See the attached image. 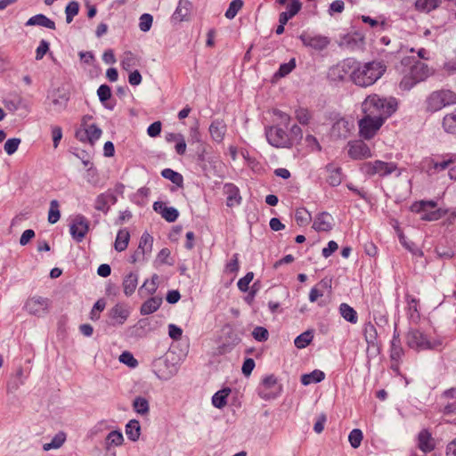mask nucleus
<instances>
[{
  "label": "nucleus",
  "mask_w": 456,
  "mask_h": 456,
  "mask_svg": "<svg viewBox=\"0 0 456 456\" xmlns=\"http://www.w3.org/2000/svg\"><path fill=\"white\" fill-rule=\"evenodd\" d=\"M362 113L386 122L398 109L395 97H382L377 94H369L362 102Z\"/></svg>",
  "instance_id": "obj_1"
},
{
  "label": "nucleus",
  "mask_w": 456,
  "mask_h": 456,
  "mask_svg": "<svg viewBox=\"0 0 456 456\" xmlns=\"http://www.w3.org/2000/svg\"><path fill=\"white\" fill-rule=\"evenodd\" d=\"M405 73L400 81L402 90H410L418 83L426 80L431 74V69L415 56H405L401 60Z\"/></svg>",
  "instance_id": "obj_2"
},
{
  "label": "nucleus",
  "mask_w": 456,
  "mask_h": 456,
  "mask_svg": "<svg viewBox=\"0 0 456 456\" xmlns=\"http://www.w3.org/2000/svg\"><path fill=\"white\" fill-rule=\"evenodd\" d=\"M265 136L267 142L273 147L291 149L302 140L303 131L297 124H293L289 128L272 125L265 127Z\"/></svg>",
  "instance_id": "obj_3"
},
{
  "label": "nucleus",
  "mask_w": 456,
  "mask_h": 456,
  "mask_svg": "<svg viewBox=\"0 0 456 456\" xmlns=\"http://www.w3.org/2000/svg\"><path fill=\"white\" fill-rule=\"evenodd\" d=\"M386 69V65L381 61L358 62L356 74L354 77V84L362 87L370 86L383 76Z\"/></svg>",
  "instance_id": "obj_4"
},
{
  "label": "nucleus",
  "mask_w": 456,
  "mask_h": 456,
  "mask_svg": "<svg viewBox=\"0 0 456 456\" xmlns=\"http://www.w3.org/2000/svg\"><path fill=\"white\" fill-rule=\"evenodd\" d=\"M452 105H456V92L448 88L432 91L424 101V110L428 114H434Z\"/></svg>",
  "instance_id": "obj_5"
},
{
  "label": "nucleus",
  "mask_w": 456,
  "mask_h": 456,
  "mask_svg": "<svg viewBox=\"0 0 456 456\" xmlns=\"http://www.w3.org/2000/svg\"><path fill=\"white\" fill-rule=\"evenodd\" d=\"M360 172L366 177L378 176L383 179L398 170V164L380 159L363 161L359 165Z\"/></svg>",
  "instance_id": "obj_6"
},
{
  "label": "nucleus",
  "mask_w": 456,
  "mask_h": 456,
  "mask_svg": "<svg viewBox=\"0 0 456 456\" xmlns=\"http://www.w3.org/2000/svg\"><path fill=\"white\" fill-rule=\"evenodd\" d=\"M92 120L91 115L83 116L80 126L76 130L75 137L81 142L94 146L101 137L102 130L94 123H92Z\"/></svg>",
  "instance_id": "obj_7"
},
{
  "label": "nucleus",
  "mask_w": 456,
  "mask_h": 456,
  "mask_svg": "<svg viewBox=\"0 0 456 456\" xmlns=\"http://www.w3.org/2000/svg\"><path fill=\"white\" fill-rule=\"evenodd\" d=\"M405 354V351L402 345V340L400 337V332L397 328L395 329L392 340L390 342V349H389V368L395 376L403 377V373L400 370V365L403 362V358Z\"/></svg>",
  "instance_id": "obj_8"
},
{
  "label": "nucleus",
  "mask_w": 456,
  "mask_h": 456,
  "mask_svg": "<svg viewBox=\"0 0 456 456\" xmlns=\"http://www.w3.org/2000/svg\"><path fill=\"white\" fill-rule=\"evenodd\" d=\"M412 213H423L421 219L424 221H436L445 215V211L437 208V203L434 200H419L414 201L410 206Z\"/></svg>",
  "instance_id": "obj_9"
},
{
  "label": "nucleus",
  "mask_w": 456,
  "mask_h": 456,
  "mask_svg": "<svg viewBox=\"0 0 456 456\" xmlns=\"http://www.w3.org/2000/svg\"><path fill=\"white\" fill-rule=\"evenodd\" d=\"M456 163V154L436 155L427 158L422 162V167L429 175L438 174Z\"/></svg>",
  "instance_id": "obj_10"
},
{
  "label": "nucleus",
  "mask_w": 456,
  "mask_h": 456,
  "mask_svg": "<svg viewBox=\"0 0 456 456\" xmlns=\"http://www.w3.org/2000/svg\"><path fill=\"white\" fill-rule=\"evenodd\" d=\"M385 123L381 118H375L367 114L358 120V133L360 138L370 141L373 139Z\"/></svg>",
  "instance_id": "obj_11"
},
{
  "label": "nucleus",
  "mask_w": 456,
  "mask_h": 456,
  "mask_svg": "<svg viewBox=\"0 0 456 456\" xmlns=\"http://www.w3.org/2000/svg\"><path fill=\"white\" fill-rule=\"evenodd\" d=\"M282 391V385L279 383L274 374L265 376L257 387V395L265 400L276 398Z\"/></svg>",
  "instance_id": "obj_12"
},
{
  "label": "nucleus",
  "mask_w": 456,
  "mask_h": 456,
  "mask_svg": "<svg viewBox=\"0 0 456 456\" xmlns=\"http://www.w3.org/2000/svg\"><path fill=\"white\" fill-rule=\"evenodd\" d=\"M347 156L353 160H367L373 156L370 147L363 139L349 141L346 144Z\"/></svg>",
  "instance_id": "obj_13"
},
{
  "label": "nucleus",
  "mask_w": 456,
  "mask_h": 456,
  "mask_svg": "<svg viewBox=\"0 0 456 456\" xmlns=\"http://www.w3.org/2000/svg\"><path fill=\"white\" fill-rule=\"evenodd\" d=\"M406 344L410 348L417 351L433 348L430 337L419 329H411L406 334Z\"/></svg>",
  "instance_id": "obj_14"
},
{
  "label": "nucleus",
  "mask_w": 456,
  "mask_h": 456,
  "mask_svg": "<svg viewBox=\"0 0 456 456\" xmlns=\"http://www.w3.org/2000/svg\"><path fill=\"white\" fill-rule=\"evenodd\" d=\"M50 305L49 298L35 296L27 299L24 308L28 314L41 317L48 313Z\"/></svg>",
  "instance_id": "obj_15"
},
{
  "label": "nucleus",
  "mask_w": 456,
  "mask_h": 456,
  "mask_svg": "<svg viewBox=\"0 0 456 456\" xmlns=\"http://www.w3.org/2000/svg\"><path fill=\"white\" fill-rule=\"evenodd\" d=\"M299 39L305 46L313 48L316 51H322L330 44V39L328 37L322 35H311L307 32H303L299 36Z\"/></svg>",
  "instance_id": "obj_16"
},
{
  "label": "nucleus",
  "mask_w": 456,
  "mask_h": 456,
  "mask_svg": "<svg viewBox=\"0 0 456 456\" xmlns=\"http://www.w3.org/2000/svg\"><path fill=\"white\" fill-rule=\"evenodd\" d=\"M358 62L359 61L353 58L345 59L337 64L334 71L338 72V77L340 80H345L348 77L354 83V74H356Z\"/></svg>",
  "instance_id": "obj_17"
},
{
  "label": "nucleus",
  "mask_w": 456,
  "mask_h": 456,
  "mask_svg": "<svg viewBox=\"0 0 456 456\" xmlns=\"http://www.w3.org/2000/svg\"><path fill=\"white\" fill-rule=\"evenodd\" d=\"M130 311L126 303H117L108 313L110 325H122L129 317Z\"/></svg>",
  "instance_id": "obj_18"
},
{
  "label": "nucleus",
  "mask_w": 456,
  "mask_h": 456,
  "mask_svg": "<svg viewBox=\"0 0 456 456\" xmlns=\"http://www.w3.org/2000/svg\"><path fill=\"white\" fill-rule=\"evenodd\" d=\"M89 230V223L83 216H77L70 225V233L72 237L81 241L86 235Z\"/></svg>",
  "instance_id": "obj_19"
},
{
  "label": "nucleus",
  "mask_w": 456,
  "mask_h": 456,
  "mask_svg": "<svg viewBox=\"0 0 456 456\" xmlns=\"http://www.w3.org/2000/svg\"><path fill=\"white\" fill-rule=\"evenodd\" d=\"M326 173V182L331 187L338 186L344 177L342 167L338 164L331 162L325 166L324 167Z\"/></svg>",
  "instance_id": "obj_20"
},
{
  "label": "nucleus",
  "mask_w": 456,
  "mask_h": 456,
  "mask_svg": "<svg viewBox=\"0 0 456 456\" xmlns=\"http://www.w3.org/2000/svg\"><path fill=\"white\" fill-rule=\"evenodd\" d=\"M417 446L424 453H428L435 450L436 441L428 429L424 428L418 434Z\"/></svg>",
  "instance_id": "obj_21"
},
{
  "label": "nucleus",
  "mask_w": 456,
  "mask_h": 456,
  "mask_svg": "<svg viewBox=\"0 0 456 456\" xmlns=\"http://www.w3.org/2000/svg\"><path fill=\"white\" fill-rule=\"evenodd\" d=\"M117 200V197L114 195V193L108 190L107 191L97 196L94 208L96 210L107 214L110 207L116 204Z\"/></svg>",
  "instance_id": "obj_22"
},
{
  "label": "nucleus",
  "mask_w": 456,
  "mask_h": 456,
  "mask_svg": "<svg viewBox=\"0 0 456 456\" xmlns=\"http://www.w3.org/2000/svg\"><path fill=\"white\" fill-rule=\"evenodd\" d=\"M406 300V313L410 321L418 322L420 320V304L419 300L410 294L405 295Z\"/></svg>",
  "instance_id": "obj_23"
},
{
  "label": "nucleus",
  "mask_w": 456,
  "mask_h": 456,
  "mask_svg": "<svg viewBox=\"0 0 456 456\" xmlns=\"http://www.w3.org/2000/svg\"><path fill=\"white\" fill-rule=\"evenodd\" d=\"M224 192L226 195V205L230 208L239 205L241 202V196L239 188L232 183L224 185Z\"/></svg>",
  "instance_id": "obj_24"
},
{
  "label": "nucleus",
  "mask_w": 456,
  "mask_h": 456,
  "mask_svg": "<svg viewBox=\"0 0 456 456\" xmlns=\"http://www.w3.org/2000/svg\"><path fill=\"white\" fill-rule=\"evenodd\" d=\"M226 133V125L224 120H214L209 126V134L213 141L223 142Z\"/></svg>",
  "instance_id": "obj_25"
},
{
  "label": "nucleus",
  "mask_w": 456,
  "mask_h": 456,
  "mask_svg": "<svg viewBox=\"0 0 456 456\" xmlns=\"http://www.w3.org/2000/svg\"><path fill=\"white\" fill-rule=\"evenodd\" d=\"M192 9V4L188 0H179L176 10L172 15V20L181 22L187 19V17L191 14Z\"/></svg>",
  "instance_id": "obj_26"
},
{
  "label": "nucleus",
  "mask_w": 456,
  "mask_h": 456,
  "mask_svg": "<svg viewBox=\"0 0 456 456\" xmlns=\"http://www.w3.org/2000/svg\"><path fill=\"white\" fill-rule=\"evenodd\" d=\"M357 19L361 20L363 23L368 24L374 29L385 30L390 27L389 21L382 15L379 16L377 19H373L367 15H361Z\"/></svg>",
  "instance_id": "obj_27"
},
{
  "label": "nucleus",
  "mask_w": 456,
  "mask_h": 456,
  "mask_svg": "<svg viewBox=\"0 0 456 456\" xmlns=\"http://www.w3.org/2000/svg\"><path fill=\"white\" fill-rule=\"evenodd\" d=\"M162 304V297H151L144 301L140 307V314L142 315H148L155 313Z\"/></svg>",
  "instance_id": "obj_28"
},
{
  "label": "nucleus",
  "mask_w": 456,
  "mask_h": 456,
  "mask_svg": "<svg viewBox=\"0 0 456 456\" xmlns=\"http://www.w3.org/2000/svg\"><path fill=\"white\" fill-rule=\"evenodd\" d=\"M364 35L361 32L347 33L340 39V45L347 48H354L358 44H363Z\"/></svg>",
  "instance_id": "obj_29"
},
{
  "label": "nucleus",
  "mask_w": 456,
  "mask_h": 456,
  "mask_svg": "<svg viewBox=\"0 0 456 456\" xmlns=\"http://www.w3.org/2000/svg\"><path fill=\"white\" fill-rule=\"evenodd\" d=\"M441 124L445 133L456 135V108L443 117Z\"/></svg>",
  "instance_id": "obj_30"
},
{
  "label": "nucleus",
  "mask_w": 456,
  "mask_h": 456,
  "mask_svg": "<svg viewBox=\"0 0 456 456\" xmlns=\"http://www.w3.org/2000/svg\"><path fill=\"white\" fill-rule=\"evenodd\" d=\"M153 208L154 210L159 211L161 216L170 223L175 222L179 216V213L175 208L167 207L162 202H155Z\"/></svg>",
  "instance_id": "obj_31"
},
{
  "label": "nucleus",
  "mask_w": 456,
  "mask_h": 456,
  "mask_svg": "<svg viewBox=\"0 0 456 456\" xmlns=\"http://www.w3.org/2000/svg\"><path fill=\"white\" fill-rule=\"evenodd\" d=\"M138 284V275L134 272L127 273L122 281L123 290L126 296H131L136 289Z\"/></svg>",
  "instance_id": "obj_32"
},
{
  "label": "nucleus",
  "mask_w": 456,
  "mask_h": 456,
  "mask_svg": "<svg viewBox=\"0 0 456 456\" xmlns=\"http://www.w3.org/2000/svg\"><path fill=\"white\" fill-rule=\"evenodd\" d=\"M329 214L326 212H322L318 214L314 221L313 223V228L316 232H330L332 229V225L330 222L328 220Z\"/></svg>",
  "instance_id": "obj_33"
},
{
  "label": "nucleus",
  "mask_w": 456,
  "mask_h": 456,
  "mask_svg": "<svg viewBox=\"0 0 456 456\" xmlns=\"http://www.w3.org/2000/svg\"><path fill=\"white\" fill-rule=\"evenodd\" d=\"M441 5V0H416L414 9L419 12L428 13Z\"/></svg>",
  "instance_id": "obj_34"
},
{
  "label": "nucleus",
  "mask_w": 456,
  "mask_h": 456,
  "mask_svg": "<svg viewBox=\"0 0 456 456\" xmlns=\"http://www.w3.org/2000/svg\"><path fill=\"white\" fill-rule=\"evenodd\" d=\"M26 26H42L54 30L56 28L55 22L44 14H37L31 17L27 22Z\"/></svg>",
  "instance_id": "obj_35"
},
{
  "label": "nucleus",
  "mask_w": 456,
  "mask_h": 456,
  "mask_svg": "<svg viewBox=\"0 0 456 456\" xmlns=\"http://www.w3.org/2000/svg\"><path fill=\"white\" fill-rule=\"evenodd\" d=\"M130 240V233L126 229H121L118 232L114 248L117 251L122 252L126 249Z\"/></svg>",
  "instance_id": "obj_36"
},
{
  "label": "nucleus",
  "mask_w": 456,
  "mask_h": 456,
  "mask_svg": "<svg viewBox=\"0 0 456 456\" xmlns=\"http://www.w3.org/2000/svg\"><path fill=\"white\" fill-rule=\"evenodd\" d=\"M294 115L295 118L302 126H308L314 118L313 112L308 108L305 107L297 108Z\"/></svg>",
  "instance_id": "obj_37"
},
{
  "label": "nucleus",
  "mask_w": 456,
  "mask_h": 456,
  "mask_svg": "<svg viewBox=\"0 0 456 456\" xmlns=\"http://www.w3.org/2000/svg\"><path fill=\"white\" fill-rule=\"evenodd\" d=\"M97 94L101 102L104 105L105 108L112 110L115 106V102L110 103V100L111 98V89L107 85H102L97 90Z\"/></svg>",
  "instance_id": "obj_38"
},
{
  "label": "nucleus",
  "mask_w": 456,
  "mask_h": 456,
  "mask_svg": "<svg viewBox=\"0 0 456 456\" xmlns=\"http://www.w3.org/2000/svg\"><path fill=\"white\" fill-rule=\"evenodd\" d=\"M231 394V388L224 387L217 391L212 397V403L218 409H223L227 404V397Z\"/></svg>",
  "instance_id": "obj_39"
},
{
  "label": "nucleus",
  "mask_w": 456,
  "mask_h": 456,
  "mask_svg": "<svg viewBox=\"0 0 456 456\" xmlns=\"http://www.w3.org/2000/svg\"><path fill=\"white\" fill-rule=\"evenodd\" d=\"M239 269L240 264L238 254H234L224 267V273L230 276V282L234 281Z\"/></svg>",
  "instance_id": "obj_40"
},
{
  "label": "nucleus",
  "mask_w": 456,
  "mask_h": 456,
  "mask_svg": "<svg viewBox=\"0 0 456 456\" xmlns=\"http://www.w3.org/2000/svg\"><path fill=\"white\" fill-rule=\"evenodd\" d=\"M339 313L345 320L353 324L356 323L358 321L356 311L346 303H343L339 305Z\"/></svg>",
  "instance_id": "obj_41"
},
{
  "label": "nucleus",
  "mask_w": 456,
  "mask_h": 456,
  "mask_svg": "<svg viewBox=\"0 0 456 456\" xmlns=\"http://www.w3.org/2000/svg\"><path fill=\"white\" fill-rule=\"evenodd\" d=\"M126 434L132 441H137L141 435L140 423L136 419L130 420L126 426Z\"/></svg>",
  "instance_id": "obj_42"
},
{
  "label": "nucleus",
  "mask_w": 456,
  "mask_h": 456,
  "mask_svg": "<svg viewBox=\"0 0 456 456\" xmlns=\"http://www.w3.org/2000/svg\"><path fill=\"white\" fill-rule=\"evenodd\" d=\"M273 115L274 117V124L273 126H281L285 128H289V126L292 120V118L289 114L283 112L278 109H274L273 110Z\"/></svg>",
  "instance_id": "obj_43"
},
{
  "label": "nucleus",
  "mask_w": 456,
  "mask_h": 456,
  "mask_svg": "<svg viewBox=\"0 0 456 456\" xmlns=\"http://www.w3.org/2000/svg\"><path fill=\"white\" fill-rule=\"evenodd\" d=\"M325 374L319 370H314L309 374H304L301 376V382L303 385L307 386L313 382L318 383L323 380Z\"/></svg>",
  "instance_id": "obj_44"
},
{
  "label": "nucleus",
  "mask_w": 456,
  "mask_h": 456,
  "mask_svg": "<svg viewBox=\"0 0 456 456\" xmlns=\"http://www.w3.org/2000/svg\"><path fill=\"white\" fill-rule=\"evenodd\" d=\"M133 409L138 414L147 415L150 411L149 402L146 398L142 396H137L133 402Z\"/></svg>",
  "instance_id": "obj_45"
},
{
  "label": "nucleus",
  "mask_w": 456,
  "mask_h": 456,
  "mask_svg": "<svg viewBox=\"0 0 456 456\" xmlns=\"http://www.w3.org/2000/svg\"><path fill=\"white\" fill-rule=\"evenodd\" d=\"M138 65L136 56L131 52H126L121 60V67L126 71H130L134 67Z\"/></svg>",
  "instance_id": "obj_46"
},
{
  "label": "nucleus",
  "mask_w": 456,
  "mask_h": 456,
  "mask_svg": "<svg viewBox=\"0 0 456 456\" xmlns=\"http://www.w3.org/2000/svg\"><path fill=\"white\" fill-rule=\"evenodd\" d=\"M161 175L166 179L170 180L173 183L179 187H183V175L170 168H166L161 171Z\"/></svg>",
  "instance_id": "obj_47"
},
{
  "label": "nucleus",
  "mask_w": 456,
  "mask_h": 456,
  "mask_svg": "<svg viewBox=\"0 0 456 456\" xmlns=\"http://www.w3.org/2000/svg\"><path fill=\"white\" fill-rule=\"evenodd\" d=\"M123 441V435L119 431H111L105 439L106 449H110L111 446L121 445Z\"/></svg>",
  "instance_id": "obj_48"
},
{
  "label": "nucleus",
  "mask_w": 456,
  "mask_h": 456,
  "mask_svg": "<svg viewBox=\"0 0 456 456\" xmlns=\"http://www.w3.org/2000/svg\"><path fill=\"white\" fill-rule=\"evenodd\" d=\"M314 334L311 330H307L297 336L294 341L296 347L302 349L311 344Z\"/></svg>",
  "instance_id": "obj_49"
},
{
  "label": "nucleus",
  "mask_w": 456,
  "mask_h": 456,
  "mask_svg": "<svg viewBox=\"0 0 456 456\" xmlns=\"http://www.w3.org/2000/svg\"><path fill=\"white\" fill-rule=\"evenodd\" d=\"M153 238L148 232H143L140 238L138 248L144 251L146 254H150L152 251Z\"/></svg>",
  "instance_id": "obj_50"
},
{
  "label": "nucleus",
  "mask_w": 456,
  "mask_h": 456,
  "mask_svg": "<svg viewBox=\"0 0 456 456\" xmlns=\"http://www.w3.org/2000/svg\"><path fill=\"white\" fill-rule=\"evenodd\" d=\"M311 214L305 208H299L296 210L295 220L299 226L306 225L311 221Z\"/></svg>",
  "instance_id": "obj_51"
},
{
  "label": "nucleus",
  "mask_w": 456,
  "mask_h": 456,
  "mask_svg": "<svg viewBox=\"0 0 456 456\" xmlns=\"http://www.w3.org/2000/svg\"><path fill=\"white\" fill-rule=\"evenodd\" d=\"M61 217L60 205L56 200H53L50 202V208L48 212V222L50 224H55Z\"/></svg>",
  "instance_id": "obj_52"
},
{
  "label": "nucleus",
  "mask_w": 456,
  "mask_h": 456,
  "mask_svg": "<svg viewBox=\"0 0 456 456\" xmlns=\"http://www.w3.org/2000/svg\"><path fill=\"white\" fill-rule=\"evenodd\" d=\"M296 68V60L292 58L289 62L282 63L278 71L275 72V78H281L289 75Z\"/></svg>",
  "instance_id": "obj_53"
},
{
  "label": "nucleus",
  "mask_w": 456,
  "mask_h": 456,
  "mask_svg": "<svg viewBox=\"0 0 456 456\" xmlns=\"http://www.w3.org/2000/svg\"><path fill=\"white\" fill-rule=\"evenodd\" d=\"M66 440V435L64 432H59L54 436L51 443L45 444L43 448L45 451H49L51 449L60 448Z\"/></svg>",
  "instance_id": "obj_54"
},
{
  "label": "nucleus",
  "mask_w": 456,
  "mask_h": 456,
  "mask_svg": "<svg viewBox=\"0 0 456 456\" xmlns=\"http://www.w3.org/2000/svg\"><path fill=\"white\" fill-rule=\"evenodd\" d=\"M158 275L154 274L151 281L146 280L143 283V285L141 287L140 291L142 292L143 290L146 291L147 295H153L157 289H158Z\"/></svg>",
  "instance_id": "obj_55"
},
{
  "label": "nucleus",
  "mask_w": 456,
  "mask_h": 456,
  "mask_svg": "<svg viewBox=\"0 0 456 456\" xmlns=\"http://www.w3.org/2000/svg\"><path fill=\"white\" fill-rule=\"evenodd\" d=\"M242 0H232L225 12V17L230 20L233 19L237 15L238 12L242 8Z\"/></svg>",
  "instance_id": "obj_56"
},
{
  "label": "nucleus",
  "mask_w": 456,
  "mask_h": 456,
  "mask_svg": "<svg viewBox=\"0 0 456 456\" xmlns=\"http://www.w3.org/2000/svg\"><path fill=\"white\" fill-rule=\"evenodd\" d=\"M362 439V432L358 428L353 429L348 436L349 443L351 446L354 449L358 448L361 445Z\"/></svg>",
  "instance_id": "obj_57"
},
{
  "label": "nucleus",
  "mask_w": 456,
  "mask_h": 456,
  "mask_svg": "<svg viewBox=\"0 0 456 456\" xmlns=\"http://www.w3.org/2000/svg\"><path fill=\"white\" fill-rule=\"evenodd\" d=\"M106 301L104 298H100L94 304L93 309L90 313V318L93 321H97L100 319V314L105 309Z\"/></svg>",
  "instance_id": "obj_58"
},
{
  "label": "nucleus",
  "mask_w": 456,
  "mask_h": 456,
  "mask_svg": "<svg viewBox=\"0 0 456 456\" xmlns=\"http://www.w3.org/2000/svg\"><path fill=\"white\" fill-rule=\"evenodd\" d=\"M79 12V4L76 1H71L66 6V20L68 23H70L73 20V18Z\"/></svg>",
  "instance_id": "obj_59"
},
{
  "label": "nucleus",
  "mask_w": 456,
  "mask_h": 456,
  "mask_svg": "<svg viewBox=\"0 0 456 456\" xmlns=\"http://www.w3.org/2000/svg\"><path fill=\"white\" fill-rule=\"evenodd\" d=\"M305 143H306V147L311 151H322V146L321 144L319 143L317 138L313 135V134H307L305 136Z\"/></svg>",
  "instance_id": "obj_60"
},
{
  "label": "nucleus",
  "mask_w": 456,
  "mask_h": 456,
  "mask_svg": "<svg viewBox=\"0 0 456 456\" xmlns=\"http://www.w3.org/2000/svg\"><path fill=\"white\" fill-rule=\"evenodd\" d=\"M254 278V273L252 272L248 273L244 277L239 280L238 288L242 292H247L249 289V283L252 281Z\"/></svg>",
  "instance_id": "obj_61"
},
{
  "label": "nucleus",
  "mask_w": 456,
  "mask_h": 456,
  "mask_svg": "<svg viewBox=\"0 0 456 456\" xmlns=\"http://www.w3.org/2000/svg\"><path fill=\"white\" fill-rule=\"evenodd\" d=\"M252 336L256 340L265 342L268 339L269 333L265 328L258 326L254 329Z\"/></svg>",
  "instance_id": "obj_62"
},
{
  "label": "nucleus",
  "mask_w": 456,
  "mask_h": 456,
  "mask_svg": "<svg viewBox=\"0 0 456 456\" xmlns=\"http://www.w3.org/2000/svg\"><path fill=\"white\" fill-rule=\"evenodd\" d=\"M153 18L149 13H144L140 17L139 27L140 29L143 32L150 30L152 25Z\"/></svg>",
  "instance_id": "obj_63"
},
{
  "label": "nucleus",
  "mask_w": 456,
  "mask_h": 456,
  "mask_svg": "<svg viewBox=\"0 0 456 456\" xmlns=\"http://www.w3.org/2000/svg\"><path fill=\"white\" fill-rule=\"evenodd\" d=\"M20 143V139L19 138L9 139L4 143V151L8 155H12L18 150Z\"/></svg>",
  "instance_id": "obj_64"
}]
</instances>
